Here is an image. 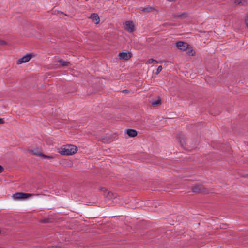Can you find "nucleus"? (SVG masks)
<instances>
[{
    "instance_id": "f257e3e1",
    "label": "nucleus",
    "mask_w": 248,
    "mask_h": 248,
    "mask_svg": "<svg viewBox=\"0 0 248 248\" xmlns=\"http://www.w3.org/2000/svg\"><path fill=\"white\" fill-rule=\"evenodd\" d=\"M77 151V146L71 144L65 145L58 149V152L63 155H71L75 154Z\"/></svg>"
},
{
    "instance_id": "f03ea898",
    "label": "nucleus",
    "mask_w": 248,
    "mask_h": 248,
    "mask_svg": "<svg viewBox=\"0 0 248 248\" xmlns=\"http://www.w3.org/2000/svg\"><path fill=\"white\" fill-rule=\"evenodd\" d=\"M177 140L182 148L185 150H191L196 147V145L191 144L190 141L186 140L184 135L182 133L178 135Z\"/></svg>"
},
{
    "instance_id": "7ed1b4c3",
    "label": "nucleus",
    "mask_w": 248,
    "mask_h": 248,
    "mask_svg": "<svg viewBox=\"0 0 248 248\" xmlns=\"http://www.w3.org/2000/svg\"><path fill=\"white\" fill-rule=\"evenodd\" d=\"M34 195L33 194L25 193L22 192H17L12 196L14 200H22L25 199L29 197H32Z\"/></svg>"
},
{
    "instance_id": "20e7f679",
    "label": "nucleus",
    "mask_w": 248,
    "mask_h": 248,
    "mask_svg": "<svg viewBox=\"0 0 248 248\" xmlns=\"http://www.w3.org/2000/svg\"><path fill=\"white\" fill-rule=\"evenodd\" d=\"M192 191L193 192L202 193L203 194H207L209 192L207 189L201 184H197L194 186L192 189Z\"/></svg>"
},
{
    "instance_id": "39448f33",
    "label": "nucleus",
    "mask_w": 248,
    "mask_h": 248,
    "mask_svg": "<svg viewBox=\"0 0 248 248\" xmlns=\"http://www.w3.org/2000/svg\"><path fill=\"white\" fill-rule=\"evenodd\" d=\"M33 56V55L32 54H27L17 60L16 62L17 64H21L22 63H25L29 62Z\"/></svg>"
},
{
    "instance_id": "423d86ee",
    "label": "nucleus",
    "mask_w": 248,
    "mask_h": 248,
    "mask_svg": "<svg viewBox=\"0 0 248 248\" xmlns=\"http://www.w3.org/2000/svg\"><path fill=\"white\" fill-rule=\"evenodd\" d=\"M124 28L129 32H133L134 31V25L132 21H127L125 22Z\"/></svg>"
},
{
    "instance_id": "0eeeda50",
    "label": "nucleus",
    "mask_w": 248,
    "mask_h": 248,
    "mask_svg": "<svg viewBox=\"0 0 248 248\" xmlns=\"http://www.w3.org/2000/svg\"><path fill=\"white\" fill-rule=\"evenodd\" d=\"M176 45L179 49L183 51L186 50L189 46L187 43L183 41L177 42Z\"/></svg>"
},
{
    "instance_id": "6e6552de",
    "label": "nucleus",
    "mask_w": 248,
    "mask_h": 248,
    "mask_svg": "<svg viewBox=\"0 0 248 248\" xmlns=\"http://www.w3.org/2000/svg\"><path fill=\"white\" fill-rule=\"evenodd\" d=\"M118 56L120 59L128 60L132 56V54L130 52H121L119 53Z\"/></svg>"
},
{
    "instance_id": "1a4fd4ad",
    "label": "nucleus",
    "mask_w": 248,
    "mask_h": 248,
    "mask_svg": "<svg viewBox=\"0 0 248 248\" xmlns=\"http://www.w3.org/2000/svg\"><path fill=\"white\" fill-rule=\"evenodd\" d=\"M31 152H32L33 154H34L37 156H42L45 158L51 159V158H53V157L52 156H47V155L42 154L40 151H38L37 150H32Z\"/></svg>"
},
{
    "instance_id": "9d476101",
    "label": "nucleus",
    "mask_w": 248,
    "mask_h": 248,
    "mask_svg": "<svg viewBox=\"0 0 248 248\" xmlns=\"http://www.w3.org/2000/svg\"><path fill=\"white\" fill-rule=\"evenodd\" d=\"M126 134L130 137H135L137 135V131L133 129H128L126 130Z\"/></svg>"
},
{
    "instance_id": "9b49d317",
    "label": "nucleus",
    "mask_w": 248,
    "mask_h": 248,
    "mask_svg": "<svg viewBox=\"0 0 248 248\" xmlns=\"http://www.w3.org/2000/svg\"><path fill=\"white\" fill-rule=\"evenodd\" d=\"M90 18H91L95 24H98L100 21V19L98 15L96 13L92 14L90 16Z\"/></svg>"
},
{
    "instance_id": "f8f14e48",
    "label": "nucleus",
    "mask_w": 248,
    "mask_h": 248,
    "mask_svg": "<svg viewBox=\"0 0 248 248\" xmlns=\"http://www.w3.org/2000/svg\"><path fill=\"white\" fill-rule=\"evenodd\" d=\"M154 10H155V9L153 7L150 6H148L145 8H143L141 9L142 12H144L145 13L151 12Z\"/></svg>"
},
{
    "instance_id": "ddd939ff",
    "label": "nucleus",
    "mask_w": 248,
    "mask_h": 248,
    "mask_svg": "<svg viewBox=\"0 0 248 248\" xmlns=\"http://www.w3.org/2000/svg\"><path fill=\"white\" fill-rule=\"evenodd\" d=\"M58 62L60 63V65L59 66L64 67V66H68L70 65V62H64L62 60H59Z\"/></svg>"
},
{
    "instance_id": "4468645a",
    "label": "nucleus",
    "mask_w": 248,
    "mask_h": 248,
    "mask_svg": "<svg viewBox=\"0 0 248 248\" xmlns=\"http://www.w3.org/2000/svg\"><path fill=\"white\" fill-rule=\"evenodd\" d=\"M117 196V194L111 192H109L107 194V198L110 200H112L113 199H115Z\"/></svg>"
},
{
    "instance_id": "2eb2a0df",
    "label": "nucleus",
    "mask_w": 248,
    "mask_h": 248,
    "mask_svg": "<svg viewBox=\"0 0 248 248\" xmlns=\"http://www.w3.org/2000/svg\"><path fill=\"white\" fill-rule=\"evenodd\" d=\"M188 14L187 13L185 12L180 15H175L174 16H175V17H180V18H185L187 17L188 16Z\"/></svg>"
},
{
    "instance_id": "dca6fc26",
    "label": "nucleus",
    "mask_w": 248,
    "mask_h": 248,
    "mask_svg": "<svg viewBox=\"0 0 248 248\" xmlns=\"http://www.w3.org/2000/svg\"><path fill=\"white\" fill-rule=\"evenodd\" d=\"M161 98H158L155 101H151V103L153 106H157L161 104Z\"/></svg>"
},
{
    "instance_id": "f3484780",
    "label": "nucleus",
    "mask_w": 248,
    "mask_h": 248,
    "mask_svg": "<svg viewBox=\"0 0 248 248\" xmlns=\"http://www.w3.org/2000/svg\"><path fill=\"white\" fill-rule=\"evenodd\" d=\"M244 0H235L234 2L236 4H243Z\"/></svg>"
},
{
    "instance_id": "a211bd4d",
    "label": "nucleus",
    "mask_w": 248,
    "mask_h": 248,
    "mask_svg": "<svg viewBox=\"0 0 248 248\" xmlns=\"http://www.w3.org/2000/svg\"><path fill=\"white\" fill-rule=\"evenodd\" d=\"M162 70V66H158V67L157 68V69L156 70V74H158V73H159Z\"/></svg>"
},
{
    "instance_id": "6ab92c4d",
    "label": "nucleus",
    "mask_w": 248,
    "mask_h": 248,
    "mask_svg": "<svg viewBox=\"0 0 248 248\" xmlns=\"http://www.w3.org/2000/svg\"><path fill=\"white\" fill-rule=\"evenodd\" d=\"M154 61H155V60L153 59H150L147 61L146 64H151L154 62Z\"/></svg>"
},
{
    "instance_id": "aec40b11",
    "label": "nucleus",
    "mask_w": 248,
    "mask_h": 248,
    "mask_svg": "<svg viewBox=\"0 0 248 248\" xmlns=\"http://www.w3.org/2000/svg\"><path fill=\"white\" fill-rule=\"evenodd\" d=\"M245 24H246V25L247 26V27L248 28V16H247L246 18V19H245Z\"/></svg>"
},
{
    "instance_id": "412c9836",
    "label": "nucleus",
    "mask_w": 248,
    "mask_h": 248,
    "mask_svg": "<svg viewBox=\"0 0 248 248\" xmlns=\"http://www.w3.org/2000/svg\"><path fill=\"white\" fill-rule=\"evenodd\" d=\"M6 44V42L4 41L0 40V45H5Z\"/></svg>"
},
{
    "instance_id": "4be33fe9",
    "label": "nucleus",
    "mask_w": 248,
    "mask_h": 248,
    "mask_svg": "<svg viewBox=\"0 0 248 248\" xmlns=\"http://www.w3.org/2000/svg\"><path fill=\"white\" fill-rule=\"evenodd\" d=\"M3 170V168L2 166L0 165V173L2 172Z\"/></svg>"
},
{
    "instance_id": "5701e85b",
    "label": "nucleus",
    "mask_w": 248,
    "mask_h": 248,
    "mask_svg": "<svg viewBox=\"0 0 248 248\" xmlns=\"http://www.w3.org/2000/svg\"><path fill=\"white\" fill-rule=\"evenodd\" d=\"M49 248H62V247L60 246H52Z\"/></svg>"
},
{
    "instance_id": "b1692460",
    "label": "nucleus",
    "mask_w": 248,
    "mask_h": 248,
    "mask_svg": "<svg viewBox=\"0 0 248 248\" xmlns=\"http://www.w3.org/2000/svg\"><path fill=\"white\" fill-rule=\"evenodd\" d=\"M4 123V121L2 118H0V124H3Z\"/></svg>"
},
{
    "instance_id": "393cba45",
    "label": "nucleus",
    "mask_w": 248,
    "mask_h": 248,
    "mask_svg": "<svg viewBox=\"0 0 248 248\" xmlns=\"http://www.w3.org/2000/svg\"><path fill=\"white\" fill-rule=\"evenodd\" d=\"M123 92L124 93H127V92H128V91L127 90H124L123 91Z\"/></svg>"
},
{
    "instance_id": "a878e982",
    "label": "nucleus",
    "mask_w": 248,
    "mask_h": 248,
    "mask_svg": "<svg viewBox=\"0 0 248 248\" xmlns=\"http://www.w3.org/2000/svg\"><path fill=\"white\" fill-rule=\"evenodd\" d=\"M167 0L170 1V2H172V1H175V0Z\"/></svg>"
},
{
    "instance_id": "bb28decb",
    "label": "nucleus",
    "mask_w": 248,
    "mask_h": 248,
    "mask_svg": "<svg viewBox=\"0 0 248 248\" xmlns=\"http://www.w3.org/2000/svg\"><path fill=\"white\" fill-rule=\"evenodd\" d=\"M154 62L156 63H158V62L156 60H155Z\"/></svg>"
}]
</instances>
